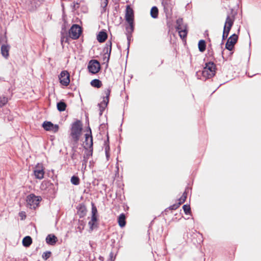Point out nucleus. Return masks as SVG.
<instances>
[{
  "label": "nucleus",
  "instance_id": "32",
  "mask_svg": "<svg viewBox=\"0 0 261 261\" xmlns=\"http://www.w3.org/2000/svg\"><path fill=\"white\" fill-rule=\"evenodd\" d=\"M180 205V204L178 202L177 204H173L172 205H171L169 207V208L170 210H176L179 206Z\"/></svg>",
  "mask_w": 261,
  "mask_h": 261
},
{
  "label": "nucleus",
  "instance_id": "35",
  "mask_svg": "<svg viewBox=\"0 0 261 261\" xmlns=\"http://www.w3.org/2000/svg\"><path fill=\"white\" fill-rule=\"evenodd\" d=\"M97 209H96V207L95 206H94V205H93V206H92V215H96V214L97 213Z\"/></svg>",
  "mask_w": 261,
  "mask_h": 261
},
{
  "label": "nucleus",
  "instance_id": "1",
  "mask_svg": "<svg viewBox=\"0 0 261 261\" xmlns=\"http://www.w3.org/2000/svg\"><path fill=\"white\" fill-rule=\"evenodd\" d=\"M176 30L180 38L184 40L186 38L188 33L187 24L184 23L183 19L181 18L176 20Z\"/></svg>",
  "mask_w": 261,
  "mask_h": 261
},
{
  "label": "nucleus",
  "instance_id": "13",
  "mask_svg": "<svg viewBox=\"0 0 261 261\" xmlns=\"http://www.w3.org/2000/svg\"><path fill=\"white\" fill-rule=\"evenodd\" d=\"M112 50V43L111 41H108L106 44V46L104 48L103 51L105 52L104 60H106L107 62H108L110 59V57Z\"/></svg>",
  "mask_w": 261,
  "mask_h": 261
},
{
  "label": "nucleus",
  "instance_id": "14",
  "mask_svg": "<svg viewBox=\"0 0 261 261\" xmlns=\"http://www.w3.org/2000/svg\"><path fill=\"white\" fill-rule=\"evenodd\" d=\"M89 129V134H85V141L84 143L87 148H92L93 146V139L91 135V130L90 128Z\"/></svg>",
  "mask_w": 261,
  "mask_h": 261
},
{
  "label": "nucleus",
  "instance_id": "33",
  "mask_svg": "<svg viewBox=\"0 0 261 261\" xmlns=\"http://www.w3.org/2000/svg\"><path fill=\"white\" fill-rule=\"evenodd\" d=\"M94 223H95L92 221H90L89 222L88 225L90 226V229H91V230H92L93 229Z\"/></svg>",
  "mask_w": 261,
  "mask_h": 261
},
{
  "label": "nucleus",
  "instance_id": "17",
  "mask_svg": "<svg viewBox=\"0 0 261 261\" xmlns=\"http://www.w3.org/2000/svg\"><path fill=\"white\" fill-rule=\"evenodd\" d=\"M10 49V46L8 45L3 44L1 46V53L2 56L5 58H7L9 57V52Z\"/></svg>",
  "mask_w": 261,
  "mask_h": 261
},
{
  "label": "nucleus",
  "instance_id": "4",
  "mask_svg": "<svg viewBox=\"0 0 261 261\" xmlns=\"http://www.w3.org/2000/svg\"><path fill=\"white\" fill-rule=\"evenodd\" d=\"M40 199V197L36 196L34 194H30L26 200L28 206L30 208H35L39 204Z\"/></svg>",
  "mask_w": 261,
  "mask_h": 261
},
{
  "label": "nucleus",
  "instance_id": "21",
  "mask_svg": "<svg viewBox=\"0 0 261 261\" xmlns=\"http://www.w3.org/2000/svg\"><path fill=\"white\" fill-rule=\"evenodd\" d=\"M159 10L156 7H152L150 11L151 16L153 18H156L158 17Z\"/></svg>",
  "mask_w": 261,
  "mask_h": 261
},
{
  "label": "nucleus",
  "instance_id": "42",
  "mask_svg": "<svg viewBox=\"0 0 261 261\" xmlns=\"http://www.w3.org/2000/svg\"><path fill=\"white\" fill-rule=\"evenodd\" d=\"M4 81V80L3 77H0V81Z\"/></svg>",
  "mask_w": 261,
  "mask_h": 261
},
{
  "label": "nucleus",
  "instance_id": "20",
  "mask_svg": "<svg viewBox=\"0 0 261 261\" xmlns=\"http://www.w3.org/2000/svg\"><path fill=\"white\" fill-rule=\"evenodd\" d=\"M32 243V238L30 236L25 237L22 240V244L25 247H29Z\"/></svg>",
  "mask_w": 261,
  "mask_h": 261
},
{
  "label": "nucleus",
  "instance_id": "16",
  "mask_svg": "<svg viewBox=\"0 0 261 261\" xmlns=\"http://www.w3.org/2000/svg\"><path fill=\"white\" fill-rule=\"evenodd\" d=\"M57 238L54 234H48L46 238V242L48 244L53 245L57 241Z\"/></svg>",
  "mask_w": 261,
  "mask_h": 261
},
{
  "label": "nucleus",
  "instance_id": "19",
  "mask_svg": "<svg viewBox=\"0 0 261 261\" xmlns=\"http://www.w3.org/2000/svg\"><path fill=\"white\" fill-rule=\"evenodd\" d=\"M118 222L119 224V225L121 227H124L126 224L125 222V216L124 214H121L118 218Z\"/></svg>",
  "mask_w": 261,
  "mask_h": 261
},
{
  "label": "nucleus",
  "instance_id": "37",
  "mask_svg": "<svg viewBox=\"0 0 261 261\" xmlns=\"http://www.w3.org/2000/svg\"><path fill=\"white\" fill-rule=\"evenodd\" d=\"M91 221L94 222V223L97 221V217L96 215L92 216Z\"/></svg>",
  "mask_w": 261,
  "mask_h": 261
},
{
  "label": "nucleus",
  "instance_id": "39",
  "mask_svg": "<svg viewBox=\"0 0 261 261\" xmlns=\"http://www.w3.org/2000/svg\"><path fill=\"white\" fill-rule=\"evenodd\" d=\"M105 153H106L107 159V160H109V159L110 158V153L108 151H106V152H105Z\"/></svg>",
  "mask_w": 261,
  "mask_h": 261
},
{
  "label": "nucleus",
  "instance_id": "41",
  "mask_svg": "<svg viewBox=\"0 0 261 261\" xmlns=\"http://www.w3.org/2000/svg\"><path fill=\"white\" fill-rule=\"evenodd\" d=\"M127 40H128V46H129L130 43H129V39L128 38H127Z\"/></svg>",
  "mask_w": 261,
  "mask_h": 261
},
{
  "label": "nucleus",
  "instance_id": "23",
  "mask_svg": "<svg viewBox=\"0 0 261 261\" xmlns=\"http://www.w3.org/2000/svg\"><path fill=\"white\" fill-rule=\"evenodd\" d=\"M205 42L203 40H200L198 43V48L200 51L203 52L205 50Z\"/></svg>",
  "mask_w": 261,
  "mask_h": 261
},
{
  "label": "nucleus",
  "instance_id": "5",
  "mask_svg": "<svg viewBox=\"0 0 261 261\" xmlns=\"http://www.w3.org/2000/svg\"><path fill=\"white\" fill-rule=\"evenodd\" d=\"M110 93V88H108L104 91L105 96L103 98V100L98 105L99 108L100 115H102L103 111L105 110L109 103Z\"/></svg>",
  "mask_w": 261,
  "mask_h": 261
},
{
  "label": "nucleus",
  "instance_id": "7",
  "mask_svg": "<svg viewBox=\"0 0 261 261\" xmlns=\"http://www.w3.org/2000/svg\"><path fill=\"white\" fill-rule=\"evenodd\" d=\"M125 18L126 21L129 23L131 31H133L134 11L129 5H127L126 8Z\"/></svg>",
  "mask_w": 261,
  "mask_h": 261
},
{
  "label": "nucleus",
  "instance_id": "31",
  "mask_svg": "<svg viewBox=\"0 0 261 261\" xmlns=\"http://www.w3.org/2000/svg\"><path fill=\"white\" fill-rule=\"evenodd\" d=\"M50 252H44L42 254V257L45 259H47L50 257Z\"/></svg>",
  "mask_w": 261,
  "mask_h": 261
},
{
  "label": "nucleus",
  "instance_id": "28",
  "mask_svg": "<svg viewBox=\"0 0 261 261\" xmlns=\"http://www.w3.org/2000/svg\"><path fill=\"white\" fill-rule=\"evenodd\" d=\"M108 0H102L101 3V7L102 8V12H105L106 11V8L108 5Z\"/></svg>",
  "mask_w": 261,
  "mask_h": 261
},
{
  "label": "nucleus",
  "instance_id": "38",
  "mask_svg": "<svg viewBox=\"0 0 261 261\" xmlns=\"http://www.w3.org/2000/svg\"><path fill=\"white\" fill-rule=\"evenodd\" d=\"M31 8L32 9H34V8H36L37 7V4H36L35 2L34 3H31Z\"/></svg>",
  "mask_w": 261,
  "mask_h": 261
},
{
  "label": "nucleus",
  "instance_id": "11",
  "mask_svg": "<svg viewBox=\"0 0 261 261\" xmlns=\"http://www.w3.org/2000/svg\"><path fill=\"white\" fill-rule=\"evenodd\" d=\"M238 36L234 34L231 35L227 40L225 47L229 50H232L233 46L238 40Z\"/></svg>",
  "mask_w": 261,
  "mask_h": 261
},
{
  "label": "nucleus",
  "instance_id": "27",
  "mask_svg": "<svg viewBox=\"0 0 261 261\" xmlns=\"http://www.w3.org/2000/svg\"><path fill=\"white\" fill-rule=\"evenodd\" d=\"M187 192L186 191H185L182 195L181 196V197L179 199V203L181 204L182 203H184L186 200V198H187Z\"/></svg>",
  "mask_w": 261,
  "mask_h": 261
},
{
  "label": "nucleus",
  "instance_id": "18",
  "mask_svg": "<svg viewBox=\"0 0 261 261\" xmlns=\"http://www.w3.org/2000/svg\"><path fill=\"white\" fill-rule=\"evenodd\" d=\"M107 37V34L105 32L101 31L97 35V39L99 42L102 43L105 41Z\"/></svg>",
  "mask_w": 261,
  "mask_h": 261
},
{
  "label": "nucleus",
  "instance_id": "15",
  "mask_svg": "<svg viewBox=\"0 0 261 261\" xmlns=\"http://www.w3.org/2000/svg\"><path fill=\"white\" fill-rule=\"evenodd\" d=\"M35 177L39 179H42L44 177V171L42 167H36L34 171Z\"/></svg>",
  "mask_w": 261,
  "mask_h": 261
},
{
  "label": "nucleus",
  "instance_id": "24",
  "mask_svg": "<svg viewBox=\"0 0 261 261\" xmlns=\"http://www.w3.org/2000/svg\"><path fill=\"white\" fill-rule=\"evenodd\" d=\"M66 105L64 102L60 101L57 103L58 110L60 111H64L65 110Z\"/></svg>",
  "mask_w": 261,
  "mask_h": 261
},
{
  "label": "nucleus",
  "instance_id": "29",
  "mask_svg": "<svg viewBox=\"0 0 261 261\" xmlns=\"http://www.w3.org/2000/svg\"><path fill=\"white\" fill-rule=\"evenodd\" d=\"M68 41V37L67 36L66 34H64L62 32V36L61 38V43L63 44L64 42H67Z\"/></svg>",
  "mask_w": 261,
  "mask_h": 261
},
{
  "label": "nucleus",
  "instance_id": "40",
  "mask_svg": "<svg viewBox=\"0 0 261 261\" xmlns=\"http://www.w3.org/2000/svg\"><path fill=\"white\" fill-rule=\"evenodd\" d=\"M109 150H110L109 146H106V147H105V152H106V151H108L109 152Z\"/></svg>",
  "mask_w": 261,
  "mask_h": 261
},
{
  "label": "nucleus",
  "instance_id": "22",
  "mask_svg": "<svg viewBox=\"0 0 261 261\" xmlns=\"http://www.w3.org/2000/svg\"><path fill=\"white\" fill-rule=\"evenodd\" d=\"M91 85L94 87L99 88L102 86V83L100 80L98 79H94L91 82Z\"/></svg>",
  "mask_w": 261,
  "mask_h": 261
},
{
  "label": "nucleus",
  "instance_id": "2",
  "mask_svg": "<svg viewBox=\"0 0 261 261\" xmlns=\"http://www.w3.org/2000/svg\"><path fill=\"white\" fill-rule=\"evenodd\" d=\"M216 65L213 62H210L205 64L202 71V75L206 79H210L215 75Z\"/></svg>",
  "mask_w": 261,
  "mask_h": 261
},
{
  "label": "nucleus",
  "instance_id": "8",
  "mask_svg": "<svg viewBox=\"0 0 261 261\" xmlns=\"http://www.w3.org/2000/svg\"><path fill=\"white\" fill-rule=\"evenodd\" d=\"M81 32V28L77 24H73L69 31V36L73 39H76L80 37Z\"/></svg>",
  "mask_w": 261,
  "mask_h": 261
},
{
  "label": "nucleus",
  "instance_id": "26",
  "mask_svg": "<svg viewBox=\"0 0 261 261\" xmlns=\"http://www.w3.org/2000/svg\"><path fill=\"white\" fill-rule=\"evenodd\" d=\"M8 102V98L5 96L0 97V106L3 107L6 105Z\"/></svg>",
  "mask_w": 261,
  "mask_h": 261
},
{
  "label": "nucleus",
  "instance_id": "12",
  "mask_svg": "<svg viewBox=\"0 0 261 261\" xmlns=\"http://www.w3.org/2000/svg\"><path fill=\"white\" fill-rule=\"evenodd\" d=\"M42 127L47 131H52L56 133L58 131L59 126L57 124H54L50 121H45L42 124Z\"/></svg>",
  "mask_w": 261,
  "mask_h": 261
},
{
  "label": "nucleus",
  "instance_id": "9",
  "mask_svg": "<svg viewBox=\"0 0 261 261\" xmlns=\"http://www.w3.org/2000/svg\"><path fill=\"white\" fill-rule=\"evenodd\" d=\"M59 78L60 82L62 85L67 86L69 84L70 75L67 71H62L59 75Z\"/></svg>",
  "mask_w": 261,
  "mask_h": 261
},
{
  "label": "nucleus",
  "instance_id": "34",
  "mask_svg": "<svg viewBox=\"0 0 261 261\" xmlns=\"http://www.w3.org/2000/svg\"><path fill=\"white\" fill-rule=\"evenodd\" d=\"M19 216L21 217V220H23L25 218L26 216L25 213L23 212H21L19 213Z\"/></svg>",
  "mask_w": 261,
  "mask_h": 261
},
{
  "label": "nucleus",
  "instance_id": "30",
  "mask_svg": "<svg viewBox=\"0 0 261 261\" xmlns=\"http://www.w3.org/2000/svg\"><path fill=\"white\" fill-rule=\"evenodd\" d=\"M182 208L186 214H188L190 213L191 208L190 205H184Z\"/></svg>",
  "mask_w": 261,
  "mask_h": 261
},
{
  "label": "nucleus",
  "instance_id": "3",
  "mask_svg": "<svg viewBox=\"0 0 261 261\" xmlns=\"http://www.w3.org/2000/svg\"><path fill=\"white\" fill-rule=\"evenodd\" d=\"M82 129V124L80 121H76L72 124L71 130V136L76 142L79 140Z\"/></svg>",
  "mask_w": 261,
  "mask_h": 261
},
{
  "label": "nucleus",
  "instance_id": "36",
  "mask_svg": "<svg viewBox=\"0 0 261 261\" xmlns=\"http://www.w3.org/2000/svg\"><path fill=\"white\" fill-rule=\"evenodd\" d=\"M115 258H114V254L113 252H111L110 254L109 261H114Z\"/></svg>",
  "mask_w": 261,
  "mask_h": 261
},
{
  "label": "nucleus",
  "instance_id": "25",
  "mask_svg": "<svg viewBox=\"0 0 261 261\" xmlns=\"http://www.w3.org/2000/svg\"><path fill=\"white\" fill-rule=\"evenodd\" d=\"M71 182L74 185H78L80 184V179L77 176H73L71 178Z\"/></svg>",
  "mask_w": 261,
  "mask_h": 261
},
{
  "label": "nucleus",
  "instance_id": "10",
  "mask_svg": "<svg viewBox=\"0 0 261 261\" xmlns=\"http://www.w3.org/2000/svg\"><path fill=\"white\" fill-rule=\"evenodd\" d=\"M88 68L90 72L93 74L96 73L100 70L99 63L96 60H91L89 63Z\"/></svg>",
  "mask_w": 261,
  "mask_h": 261
},
{
  "label": "nucleus",
  "instance_id": "6",
  "mask_svg": "<svg viewBox=\"0 0 261 261\" xmlns=\"http://www.w3.org/2000/svg\"><path fill=\"white\" fill-rule=\"evenodd\" d=\"M234 19L228 15L226 17L223 33V39L226 38L233 24Z\"/></svg>",
  "mask_w": 261,
  "mask_h": 261
}]
</instances>
